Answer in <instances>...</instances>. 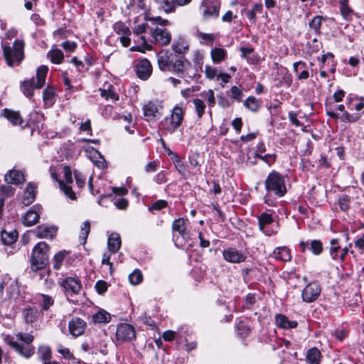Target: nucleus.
<instances>
[{
  "label": "nucleus",
  "instance_id": "1",
  "mask_svg": "<svg viewBox=\"0 0 364 364\" xmlns=\"http://www.w3.org/2000/svg\"><path fill=\"white\" fill-rule=\"evenodd\" d=\"M16 336L21 343L14 341V338L10 335H3V339L7 345L14 349L20 355L25 358H31L35 353V348L31 345L34 340L33 336L29 333L23 332H19Z\"/></svg>",
  "mask_w": 364,
  "mask_h": 364
},
{
  "label": "nucleus",
  "instance_id": "2",
  "mask_svg": "<svg viewBox=\"0 0 364 364\" xmlns=\"http://www.w3.org/2000/svg\"><path fill=\"white\" fill-rule=\"evenodd\" d=\"M23 41L16 39L14 41L12 46H3V52L5 60L10 67L17 66L24 58Z\"/></svg>",
  "mask_w": 364,
  "mask_h": 364
},
{
  "label": "nucleus",
  "instance_id": "3",
  "mask_svg": "<svg viewBox=\"0 0 364 364\" xmlns=\"http://www.w3.org/2000/svg\"><path fill=\"white\" fill-rule=\"evenodd\" d=\"M49 247L45 242H38L33 249L31 268L33 271L43 269L48 262Z\"/></svg>",
  "mask_w": 364,
  "mask_h": 364
},
{
  "label": "nucleus",
  "instance_id": "4",
  "mask_svg": "<svg viewBox=\"0 0 364 364\" xmlns=\"http://www.w3.org/2000/svg\"><path fill=\"white\" fill-rule=\"evenodd\" d=\"M153 26H155L151 28V36L153 38V41L161 46H167L170 43L171 40V35L167 29L163 26L167 23V20H164L160 17L153 18L150 20Z\"/></svg>",
  "mask_w": 364,
  "mask_h": 364
},
{
  "label": "nucleus",
  "instance_id": "5",
  "mask_svg": "<svg viewBox=\"0 0 364 364\" xmlns=\"http://www.w3.org/2000/svg\"><path fill=\"white\" fill-rule=\"evenodd\" d=\"M265 188L267 191H272L279 197L284 196L287 188L284 176L277 171L271 172L265 180Z\"/></svg>",
  "mask_w": 364,
  "mask_h": 364
},
{
  "label": "nucleus",
  "instance_id": "6",
  "mask_svg": "<svg viewBox=\"0 0 364 364\" xmlns=\"http://www.w3.org/2000/svg\"><path fill=\"white\" fill-rule=\"evenodd\" d=\"M184 112L181 107L175 106L170 117L161 122L162 127L170 133H173L182 124Z\"/></svg>",
  "mask_w": 364,
  "mask_h": 364
},
{
  "label": "nucleus",
  "instance_id": "7",
  "mask_svg": "<svg viewBox=\"0 0 364 364\" xmlns=\"http://www.w3.org/2000/svg\"><path fill=\"white\" fill-rule=\"evenodd\" d=\"M334 110H338L341 112H343L341 119L343 122L346 123H354L357 121H358L360 117L361 114L360 113L357 114H350L347 111L345 110V106L343 105H338L335 107V108L331 107V106L326 105V114L328 117H330L332 119H338V114L334 112Z\"/></svg>",
  "mask_w": 364,
  "mask_h": 364
},
{
  "label": "nucleus",
  "instance_id": "8",
  "mask_svg": "<svg viewBox=\"0 0 364 364\" xmlns=\"http://www.w3.org/2000/svg\"><path fill=\"white\" fill-rule=\"evenodd\" d=\"M321 291L319 284L316 282L309 283L303 289L301 296L304 302L311 303L317 299Z\"/></svg>",
  "mask_w": 364,
  "mask_h": 364
},
{
  "label": "nucleus",
  "instance_id": "9",
  "mask_svg": "<svg viewBox=\"0 0 364 364\" xmlns=\"http://www.w3.org/2000/svg\"><path fill=\"white\" fill-rule=\"evenodd\" d=\"M200 11L203 18H215L219 15L220 4L217 2L212 3L209 0H203L200 6Z\"/></svg>",
  "mask_w": 364,
  "mask_h": 364
},
{
  "label": "nucleus",
  "instance_id": "10",
  "mask_svg": "<svg viewBox=\"0 0 364 364\" xmlns=\"http://www.w3.org/2000/svg\"><path fill=\"white\" fill-rule=\"evenodd\" d=\"M161 103L159 101H149L143 107L144 115L147 121L155 119L161 115Z\"/></svg>",
  "mask_w": 364,
  "mask_h": 364
},
{
  "label": "nucleus",
  "instance_id": "11",
  "mask_svg": "<svg viewBox=\"0 0 364 364\" xmlns=\"http://www.w3.org/2000/svg\"><path fill=\"white\" fill-rule=\"evenodd\" d=\"M134 337L135 330L132 325L125 323L118 325L116 332V338L118 341H128Z\"/></svg>",
  "mask_w": 364,
  "mask_h": 364
},
{
  "label": "nucleus",
  "instance_id": "12",
  "mask_svg": "<svg viewBox=\"0 0 364 364\" xmlns=\"http://www.w3.org/2000/svg\"><path fill=\"white\" fill-rule=\"evenodd\" d=\"M113 29L119 36V38L122 45L124 47H128L131 43L129 28L124 23L117 22L114 24Z\"/></svg>",
  "mask_w": 364,
  "mask_h": 364
},
{
  "label": "nucleus",
  "instance_id": "13",
  "mask_svg": "<svg viewBox=\"0 0 364 364\" xmlns=\"http://www.w3.org/2000/svg\"><path fill=\"white\" fill-rule=\"evenodd\" d=\"M136 73L139 78L146 80L152 73V65L146 58L140 59L136 65Z\"/></svg>",
  "mask_w": 364,
  "mask_h": 364
},
{
  "label": "nucleus",
  "instance_id": "14",
  "mask_svg": "<svg viewBox=\"0 0 364 364\" xmlns=\"http://www.w3.org/2000/svg\"><path fill=\"white\" fill-rule=\"evenodd\" d=\"M223 256L225 261L230 263H240L245 261L247 257L241 251L233 247H228L223 251Z\"/></svg>",
  "mask_w": 364,
  "mask_h": 364
},
{
  "label": "nucleus",
  "instance_id": "15",
  "mask_svg": "<svg viewBox=\"0 0 364 364\" xmlns=\"http://www.w3.org/2000/svg\"><path fill=\"white\" fill-rule=\"evenodd\" d=\"M159 68L164 72H169L172 66V53L168 50H163L157 55Z\"/></svg>",
  "mask_w": 364,
  "mask_h": 364
},
{
  "label": "nucleus",
  "instance_id": "16",
  "mask_svg": "<svg viewBox=\"0 0 364 364\" xmlns=\"http://www.w3.org/2000/svg\"><path fill=\"white\" fill-rule=\"evenodd\" d=\"M42 208L34 205L31 208L23 218V223L26 226H32L38 222Z\"/></svg>",
  "mask_w": 364,
  "mask_h": 364
},
{
  "label": "nucleus",
  "instance_id": "17",
  "mask_svg": "<svg viewBox=\"0 0 364 364\" xmlns=\"http://www.w3.org/2000/svg\"><path fill=\"white\" fill-rule=\"evenodd\" d=\"M86 325L83 319L78 317L73 318L68 323L69 332L75 337L81 336L85 331Z\"/></svg>",
  "mask_w": 364,
  "mask_h": 364
},
{
  "label": "nucleus",
  "instance_id": "18",
  "mask_svg": "<svg viewBox=\"0 0 364 364\" xmlns=\"http://www.w3.org/2000/svg\"><path fill=\"white\" fill-rule=\"evenodd\" d=\"M61 286L67 294H77L81 289L80 282L75 278L68 277L63 280Z\"/></svg>",
  "mask_w": 364,
  "mask_h": 364
},
{
  "label": "nucleus",
  "instance_id": "19",
  "mask_svg": "<svg viewBox=\"0 0 364 364\" xmlns=\"http://www.w3.org/2000/svg\"><path fill=\"white\" fill-rule=\"evenodd\" d=\"M50 176L53 181H58V185L61 191L64 193V194L68 197L71 200H75L76 196L75 192L73 191L70 186L65 185L64 181L59 180L58 177V174L55 170L53 169L52 167L50 168Z\"/></svg>",
  "mask_w": 364,
  "mask_h": 364
},
{
  "label": "nucleus",
  "instance_id": "20",
  "mask_svg": "<svg viewBox=\"0 0 364 364\" xmlns=\"http://www.w3.org/2000/svg\"><path fill=\"white\" fill-rule=\"evenodd\" d=\"M4 178L6 183L15 185L23 183L26 181L24 173L16 169L9 171L5 175Z\"/></svg>",
  "mask_w": 364,
  "mask_h": 364
},
{
  "label": "nucleus",
  "instance_id": "21",
  "mask_svg": "<svg viewBox=\"0 0 364 364\" xmlns=\"http://www.w3.org/2000/svg\"><path fill=\"white\" fill-rule=\"evenodd\" d=\"M171 48L176 53L185 54L189 50V44L185 38L178 36L173 40Z\"/></svg>",
  "mask_w": 364,
  "mask_h": 364
},
{
  "label": "nucleus",
  "instance_id": "22",
  "mask_svg": "<svg viewBox=\"0 0 364 364\" xmlns=\"http://www.w3.org/2000/svg\"><path fill=\"white\" fill-rule=\"evenodd\" d=\"M37 186L34 183H29L24 191L22 203L24 205H31L36 198Z\"/></svg>",
  "mask_w": 364,
  "mask_h": 364
},
{
  "label": "nucleus",
  "instance_id": "23",
  "mask_svg": "<svg viewBox=\"0 0 364 364\" xmlns=\"http://www.w3.org/2000/svg\"><path fill=\"white\" fill-rule=\"evenodd\" d=\"M272 256L282 262H289L291 259V251L287 247H279L274 250Z\"/></svg>",
  "mask_w": 364,
  "mask_h": 364
},
{
  "label": "nucleus",
  "instance_id": "24",
  "mask_svg": "<svg viewBox=\"0 0 364 364\" xmlns=\"http://www.w3.org/2000/svg\"><path fill=\"white\" fill-rule=\"evenodd\" d=\"M187 223L188 220L180 218L173 220L172 223V230L173 232H177L183 237L186 238L187 236Z\"/></svg>",
  "mask_w": 364,
  "mask_h": 364
},
{
  "label": "nucleus",
  "instance_id": "25",
  "mask_svg": "<svg viewBox=\"0 0 364 364\" xmlns=\"http://www.w3.org/2000/svg\"><path fill=\"white\" fill-rule=\"evenodd\" d=\"M39 311L35 306H28L23 309L22 315L24 321L28 323L35 322L38 317Z\"/></svg>",
  "mask_w": 364,
  "mask_h": 364
},
{
  "label": "nucleus",
  "instance_id": "26",
  "mask_svg": "<svg viewBox=\"0 0 364 364\" xmlns=\"http://www.w3.org/2000/svg\"><path fill=\"white\" fill-rule=\"evenodd\" d=\"M34 232L39 238H52L56 233V229L53 227L39 225L35 229Z\"/></svg>",
  "mask_w": 364,
  "mask_h": 364
},
{
  "label": "nucleus",
  "instance_id": "27",
  "mask_svg": "<svg viewBox=\"0 0 364 364\" xmlns=\"http://www.w3.org/2000/svg\"><path fill=\"white\" fill-rule=\"evenodd\" d=\"M122 245L120 235L117 232L112 233L107 240L109 250L112 253H116Z\"/></svg>",
  "mask_w": 364,
  "mask_h": 364
},
{
  "label": "nucleus",
  "instance_id": "28",
  "mask_svg": "<svg viewBox=\"0 0 364 364\" xmlns=\"http://www.w3.org/2000/svg\"><path fill=\"white\" fill-rule=\"evenodd\" d=\"M276 324L278 327L285 329L294 328L297 326V322L289 321L287 317L282 314L275 316Z\"/></svg>",
  "mask_w": 364,
  "mask_h": 364
},
{
  "label": "nucleus",
  "instance_id": "29",
  "mask_svg": "<svg viewBox=\"0 0 364 364\" xmlns=\"http://www.w3.org/2000/svg\"><path fill=\"white\" fill-rule=\"evenodd\" d=\"M273 220L272 215L267 213H262L259 216H258V225L259 230L265 235H269L270 234L265 230V228L272 223Z\"/></svg>",
  "mask_w": 364,
  "mask_h": 364
},
{
  "label": "nucleus",
  "instance_id": "30",
  "mask_svg": "<svg viewBox=\"0 0 364 364\" xmlns=\"http://www.w3.org/2000/svg\"><path fill=\"white\" fill-rule=\"evenodd\" d=\"M1 237L4 245H11L16 241L18 238V233L16 230L7 231L6 230H2L1 231Z\"/></svg>",
  "mask_w": 364,
  "mask_h": 364
},
{
  "label": "nucleus",
  "instance_id": "31",
  "mask_svg": "<svg viewBox=\"0 0 364 364\" xmlns=\"http://www.w3.org/2000/svg\"><path fill=\"white\" fill-rule=\"evenodd\" d=\"M48 71V68L46 65H41L37 69L36 78L37 82L36 83L35 87L36 89H41L46 83V77Z\"/></svg>",
  "mask_w": 364,
  "mask_h": 364
},
{
  "label": "nucleus",
  "instance_id": "32",
  "mask_svg": "<svg viewBox=\"0 0 364 364\" xmlns=\"http://www.w3.org/2000/svg\"><path fill=\"white\" fill-rule=\"evenodd\" d=\"M226 56L227 50L222 48H214L210 51V57L214 63H220Z\"/></svg>",
  "mask_w": 364,
  "mask_h": 364
},
{
  "label": "nucleus",
  "instance_id": "33",
  "mask_svg": "<svg viewBox=\"0 0 364 364\" xmlns=\"http://www.w3.org/2000/svg\"><path fill=\"white\" fill-rule=\"evenodd\" d=\"M4 117L14 125H21L23 119L18 112L4 109Z\"/></svg>",
  "mask_w": 364,
  "mask_h": 364
},
{
  "label": "nucleus",
  "instance_id": "34",
  "mask_svg": "<svg viewBox=\"0 0 364 364\" xmlns=\"http://www.w3.org/2000/svg\"><path fill=\"white\" fill-rule=\"evenodd\" d=\"M110 318V314L103 309L98 311L92 316V320L95 323H107L109 322Z\"/></svg>",
  "mask_w": 364,
  "mask_h": 364
},
{
  "label": "nucleus",
  "instance_id": "35",
  "mask_svg": "<svg viewBox=\"0 0 364 364\" xmlns=\"http://www.w3.org/2000/svg\"><path fill=\"white\" fill-rule=\"evenodd\" d=\"M36 83L33 78L30 79L28 80H25L21 83V90L22 92L28 97H31L33 95V90L35 87Z\"/></svg>",
  "mask_w": 364,
  "mask_h": 364
},
{
  "label": "nucleus",
  "instance_id": "36",
  "mask_svg": "<svg viewBox=\"0 0 364 364\" xmlns=\"http://www.w3.org/2000/svg\"><path fill=\"white\" fill-rule=\"evenodd\" d=\"M173 161L178 173L184 178H187L190 175V172L187 170L186 166L183 164V162L180 159V158L177 155L174 156Z\"/></svg>",
  "mask_w": 364,
  "mask_h": 364
},
{
  "label": "nucleus",
  "instance_id": "37",
  "mask_svg": "<svg viewBox=\"0 0 364 364\" xmlns=\"http://www.w3.org/2000/svg\"><path fill=\"white\" fill-rule=\"evenodd\" d=\"M306 359L310 364H320V351L316 348L309 349L306 353Z\"/></svg>",
  "mask_w": 364,
  "mask_h": 364
},
{
  "label": "nucleus",
  "instance_id": "38",
  "mask_svg": "<svg viewBox=\"0 0 364 364\" xmlns=\"http://www.w3.org/2000/svg\"><path fill=\"white\" fill-rule=\"evenodd\" d=\"M38 355L39 360L43 362L49 360L52 358V351L49 346H41L38 349Z\"/></svg>",
  "mask_w": 364,
  "mask_h": 364
},
{
  "label": "nucleus",
  "instance_id": "39",
  "mask_svg": "<svg viewBox=\"0 0 364 364\" xmlns=\"http://www.w3.org/2000/svg\"><path fill=\"white\" fill-rule=\"evenodd\" d=\"M48 56L50 58V61L54 64H60L64 59V54L60 49H52L48 53Z\"/></svg>",
  "mask_w": 364,
  "mask_h": 364
},
{
  "label": "nucleus",
  "instance_id": "40",
  "mask_svg": "<svg viewBox=\"0 0 364 364\" xmlns=\"http://www.w3.org/2000/svg\"><path fill=\"white\" fill-rule=\"evenodd\" d=\"M244 106L252 112H257L259 109L260 104L256 97L251 96L244 102Z\"/></svg>",
  "mask_w": 364,
  "mask_h": 364
},
{
  "label": "nucleus",
  "instance_id": "41",
  "mask_svg": "<svg viewBox=\"0 0 364 364\" xmlns=\"http://www.w3.org/2000/svg\"><path fill=\"white\" fill-rule=\"evenodd\" d=\"M139 38L141 41V44L140 46L132 47L130 48L132 51H139L144 53L145 50H152V46L148 43L145 36H141Z\"/></svg>",
  "mask_w": 364,
  "mask_h": 364
},
{
  "label": "nucleus",
  "instance_id": "42",
  "mask_svg": "<svg viewBox=\"0 0 364 364\" xmlns=\"http://www.w3.org/2000/svg\"><path fill=\"white\" fill-rule=\"evenodd\" d=\"M309 250L314 255H319L323 252V244L319 240H313L309 243Z\"/></svg>",
  "mask_w": 364,
  "mask_h": 364
},
{
  "label": "nucleus",
  "instance_id": "43",
  "mask_svg": "<svg viewBox=\"0 0 364 364\" xmlns=\"http://www.w3.org/2000/svg\"><path fill=\"white\" fill-rule=\"evenodd\" d=\"M184 57H181L175 62L173 61L172 66L171 67L169 72L177 74L183 73L184 68Z\"/></svg>",
  "mask_w": 364,
  "mask_h": 364
},
{
  "label": "nucleus",
  "instance_id": "44",
  "mask_svg": "<svg viewBox=\"0 0 364 364\" xmlns=\"http://www.w3.org/2000/svg\"><path fill=\"white\" fill-rule=\"evenodd\" d=\"M193 103L194 105V107H195V110L197 114V117H198V118L200 119L205 112V105L204 102L200 99H194L193 100Z\"/></svg>",
  "mask_w": 364,
  "mask_h": 364
},
{
  "label": "nucleus",
  "instance_id": "45",
  "mask_svg": "<svg viewBox=\"0 0 364 364\" xmlns=\"http://www.w3.org/2000/svg\"><path fill=\"white\" fill-rule=\"evenodd\" d=\"M90 231V223L89 221H85L82 226L79 237L82 240V243L85 244Z\"/></svg>",
  "mask_w": 364,
  "mask_h": 364
},
{
  "label": "nucleus",
  "instance_id": "46",
  "mask_svg": "<svg viewBox=\"0 0 364 364\" xmlns=\"http://www.w3.org/2000/svg\"><path fill=\"white\" fill-rule=\"evenodd\" d=\"M55 95V89L52 87H47L43 92V99L45 103L51 105Z\"/></svg>",
  "mask_w": 364,
  "mask_h": 364
},
{
  "label": "nucleus",
  "instance_id": "47",
  "mask_svg": "<svg viewBox=\"0 0 364 364\" xmlns=\"http://www.w3.org/2000/svg\"><path fill=\"white\" fill-rule=\"evenodd\" d=\"M323 18L320 16H315L310 22L309 27L316 33H319L321 25Z\"/></svg>",
  "mask_w": 364,
  "mask_h": 364
},
{
  "label": "nucleus",
  "instance_id": "48",
  "mask_svg": "<svg viewBox=\"0 0 364 364\" xmlns=\"http://www.w3.org/2000/svg\"><path fill=\"white\" fill-rule=\"evenodd\" d=\"M200 95L207 100L208 106L210 107H214L215 105V93L213 90H208V91L203 92Z\"/></svg>",
  "mask_w": 364,
  "mask_h": 364
},
{
  "label": "nucleus",
  "instance_id": "49",
  "mask_svg": "<svg viewBox=\"0 0 364 364\" xmlns=\"http://www.w3.org/2000/svg\"><path fill=\"white\" fill-rule=\"evenodd\" d=\"M331 247L329 250L330 255L333 259H338L337 252L341 249L340 245L338 244V239H332L330 242Z\"/></svg>",
  "mask_w": 364,
  "mask_h": 364
},
{
  "label": "nucleus",
  "instance_id": "50",
  "mask_svg": "<svg viewBox=\"0 0 364 364\" xmlns=\"http://www.w3.org/2000/svg\"><path fill=\"white\" fill-rule=\"evenodd\" d=\"M142 279V274L139 269H135L129 275V282L133 285L139 284Z\"/></svg>",
  "mask_w": 364,
  "mask_h": 364
},
{
  "label": "nucleus",
  "instance_id": "51",
  "mask_svg": "<svg viewBox=\"0 0 364 364\" xmlns=\"http://www.w3.org/2000/svg\"><path fill=\"white\" fill-rule=\"evenodd\" d=\"M41 304L42 306V310L46 311L48 310L51 306L53 305L54 300L53 297L48 295L46 294H41Z\"/></svg>",
  "mask_w": 364,
  "mask_h": 364
},
{
  "label": "nucleus",
  "instance_id": "52",
  "mask_svg": "<svg viewBox=\"0 0 364 364\" xmlns=\"http://www.w3.org/2000/svg\"><path fill=\"white\" fill-rule=\"evenodd\" d=\"M195 35L203 41L209 43L210 44H212L215 39V36L214 34L203 33L198 29L196 30Z\"/></svg>",
  "mask_w": 364,
  "mask_h": 364
},
{
  "label": "nucleus",
  "instance_id": "53",
  "mask_svg": "<svg viewBox=\"0 0 364 364\" xmlns=\"http://www.w3.org/2000/svg\"><path fill=\"white\" fill-rule=\"evenodd\" d=\"M350 203V198L347 195L342 196L341 197H340V198L338 200L339 207L343 211H346L349 209Z\"/></svg>",
  "mask_w": 364,
  "mask_h": 364
},
{
  "label": "nucleus",
  "instance_id": "54",
  "mask_svg": "<svg viewBox=\"0 0 364 364\" xmlns=\"http://www.w3.org/2000/svg\"><path fill=\"white\" fill-rule=\"evenodd\" d=\"M153 27H151L148 23H143L137 25L133 28V33L137 36L146 32L147 30H150Z\"/></svg>",
  "mask_w": 364,
  "mask_h": 364
},
{
  "label": "nucleus",
  "instance_id": "55",
  "mask_svg": "<svg viewBox=\"0 0 364 364\" xmlns=\"http://www.w3.org/2000/svg\"><path fill=\"white\" fill-rule=\"evenodd\" d=\"M205 75L207 78L210 80L214 79V77L218 75V69L216 68H213L209 65H206L205 66Z\"/></svg>",
  "mask_w": 364,
  "mask_h": 364
},
{
  "label": "nucleus",
  "instance_id": "56",
  "mask_svg": "<svg viewBox=\"0 0 364 364\" xmlns=\"http://www.w3.org/2000/svg\"><path fill=\"white\" fill-rule=\"evenodd\" d=\"M63 170L64 174V183L65 185L70 186L73 182L71 169L69 166H63Z\"/></svg>",
  "mask_w": 364,
  "mask_h": 364
},
{
  "label": "nucleus",
  "instance_id": "57",
  "mask_svg": "<svg viewBox=\"0 0 364 364\" xmlns=\"http://www.w3.org/2000/svg\"><path fill=\"white\" fill-rule=\"evenodd\" d=\"M341 14L343 18L347 21H350L352 19L353 11L347 6H340Z\"/></svg>",
  "mask_w": 364,
  "mask_h": 364
},
{
  "label": "nucleus",
  "instance_id": "58",
  "mask_svg": "<svg viewBox=\"0 0 364 364\" xmlns=\"http://www.w3.org/2000/svg\"><path fill=\"white\" fill-rule=\"evenodd\" d=\"M65 254L63 252H60L57 253L54 256V258H53V260H54L53 267L55 269H58L60 268L62 262H63V259L65 258Z\"/></svg>",
  "mask_w": 364,
  "mask_h": 364
},
{
  "label": "nucleus",
  "instance_id": "59",
  "mask_svg": "<svg viewBox=\"0 0 364 364\" xmlns=\"http://www.w3.org/2000/svg\"><path fill=\"white\" fill-rule=\"evenodd\" d=\"M168 205V203L164 200H159L152 204L151 206L149 208L150 211L153 210H160Z\"/></svg>",
  "mask_w": 364,
  "mask_h": 364
},
{
  "label": "nucleus",
  "instance_id": "60",
  "mask_svg": "<svg viewBox=\"0 0 364 364\" xmlns=\"http://www.w3.org/2000/svg\"><path fill=\"white\" fill-rule=\"evenodd\" d=\"M177 5L176 0H164L163 8L166 12H171L175 9Z\"/></svg>",
  "mask_w": 364,
  "mask_h": 364
},
{
  "label": "nucleus",
  "instance_id": "61",
  "mask_svg": "<svg viewBox=\"0 0 364 364\" xmlns=\"http://www.w3.org/2000/svg\"><path fill=\"white\" fill-rule=\"evenodd\" d=\"M100 91L101 96L102 97H105L106 100L112 99L114 101L118 100V97L117 96V95L110 90L100 89Z\"/></svg>",
  "mask_w": 364,
  "mask_h": 364
},
{
  "label": "nucleus",
  "instance_id": "62",
  "mask_svg": "<svg viewBox=\"0 0 364 364\" xmlns=\"http://www.w3.org/2000/svg\"><path fill=\"white\" fill-rule=\"evenodd\" d=\"M95 289L99 294H103L107 289V284L105 281L100 280L95 284Z\"/></svg>",
  "mask_w": 364,
  "mask_h": 364
},
{
  "label": "nucleus",
  "instance_id": "63",
  "mask_svg": "<svg viewBox=\"0 0 364 364\" xmlns=\"http://www.w3.org/2000/svg\"><path fill=\"white\" fill-rule=\"evenodd\" d=\"M232 97L236 100L240 101L242 97V90L237 86H232L231 87Z\"/></svg>",
  "mask_w": 364,
  "mask_h": 364
},
{
  "label": "nucleus",
  "instance_id": "64",
  "mask_svg": "<svg viewBox=\"0 0 364 364\" xmlns=\"http://www.w3.org/2000/svg\"><path fill=\"white\" fill-rule=\"evenodd\" d=\"M13 194V189L10 186H3L0 187V196L9 197Z\"/></svg>",
  "mask_w": 364,
  "mask_h": 364
}]
</instances>
